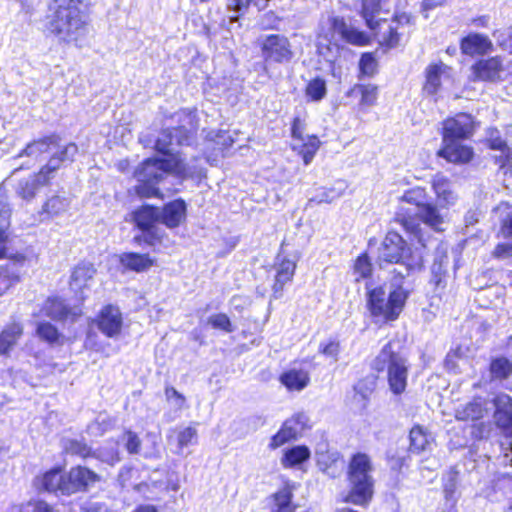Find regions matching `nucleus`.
Masks as SVG:
<instances>
[{"instance_id": "obj_1", "label": "nucleus", "mask_w": 512, "mask_h": 512, "mask_svg": "<svg viewBox=\"0 0 512 512\" xmlns=\"http://www.w3.org/2000/svg\"><path fill=\"white\" fill-rule=\"evenodd\" d=\"M81 0H53L47 29L64 42H77L87 33L86 15Z\"/></svg>"}, {"instance_id": "obj_2", "label": "nucleus", "mask_w": 512, "mask_h": 512, "mask_svg": "<svg viewBox=\"0 0 512 512\" xmlns=\"http://www.w3.org/2000/svg\"><path fill=\"white\" fill-rule=\"evenodd\" d=\"M178 126L163 129L155 142V149L164 157H181L177 147L189 146L198 129V119L194 110L183 109L173 115Z\"/></svg>"}, {"instance_id": "obj_3", "label": "nucleus", "mask_w": 512, "mask_h": 512, "mask_svg": "<svg viewBox=\"0 0 512 512\" xmlns=\"http://www.w3.org/2000/svg\"><path fill=\"white\" fill-rule=\"evenodd\" d=\"M378 371L387 370V380L390 391L395 395L402 394L407 387L408 359L398 341L385 344L372 363Z\"/></svg>"}, {"instance_id": "obj_4", "label": "nucleus", "mask_w": 512, "mask_h": 512, "mask_svg": "<svg viewBox=\"0 0 512 512\" xmlns=\"http://www.w3.org/2000/svg\"><path fill=\"white\" fill-rule=\"evenodd\" d=\"M408 293L405 289H394L386 293L381 286L367 291V306L373 317L395 320L405 304Z\"/></svg>"}, {"instance_id": "obj_5", "label": "nucleus", "mask_w": 512, "mask_h": 512, "mask_svg": "<svg viewBox=\"0 0 512 512\" xmlns=\"http://www.w3.org/2000/svg\"><path fill=\"white\" fill-rule=\"evenodd\" d=\"M415 214L419 218L413 217L410 214L409 209L401 206L399 211L396 213L395 220L396 222H399L408 233L414 235L418 239V242L425 247L426 244L420 227V220L431 229L435 231H442L443 229L441 228V225L443 224V217L439 213L437 207L428 202L422 206L418 212H415Z\"/></svg>"}, {"instance_id": "obj_6", "label": "nucleus", "mask_w": 512, "mask_h": 512, "mask_svg": "<svg viewBox=\"0 0 512 512\" xmlns=\"http://www.w3.org/2000/svg\"><path fill=\"white\" fill-rule=\"evenodd\" d=\"M169 172L188 174L189 168L182 157L148 158L134 173L137 181L160 182Z\"/></svg>"}, {"instance_id": "obj_7", "label": "nucleus", "mask_w": 512, "mask_h": 512, "mask_svg": "<svg viewBox=\"0 0 512 512\" xmlns=\"http://www.w3.org/2000/svg\"><path fill=\"white\" fill-rule=\"evenodd\" d=\"M135 225L142 231V234L134 237V241H142L150 246L161 244L164 238V231L158 226L159 208L151 205H143L132 213Z\"/></svg>"}, {"instance_id": "obj_8", "label": "nucleus", "mask_w": 512, "mask_h": 512, "mask_svg": "<svg viewBox=\"0 0 512 512\" xmlns=\"http://www.w3.org/2000/svg\"><path fill=\"white\" fill-rule=\"evenodd\" d=\"M261 54L266 64L289 63L294 53L289 39L283 34H269L260 39Z\"/></svg>"}, {"instance_id": "obj_9", "label": "nucleus", "mask_w": 512, "mask_h": 512, "mask_svg": "<svg viewBox=\"0 0 512 512\" xmlns=\"http://www.w3.org/2000/svg\"><path fill=\"white\" fill-rule=\"evenodd\" d=\"M327 24L329 25V30L325 31L324 27L321 26L319 36L329 41L333 38L334 33H337L344 41L352 45L364 46L369 42V37L365 32L349 26L343 17L329 16Z\"/></svg>"}, {"instance_id": "obj_10", "label": "nucleus", "mask_w": 512, "mask_h": 512, "mask_svg": "<svg viewBox=\"0 0 512 512\" xmlns=\"http://www.w3.org/2000/svg\"><path fill=\"white\" fill-rule=\"evenodd\" d=\"M349 491L344 501L354 505H367L374 493V479L372 474L347 475Z\"/></svg>"}, {"instance_id": "obj_11", "label": "nucleus", "mask_w": 512, "mask_h": 512, "mask_svg": "<svg viewBox=\"0 0 512 512\" xmlns=\"http://www.w3.org/2000/svg\"><path fill=\"white\" fill-rule=\"evenodd\" d=\"M304 131V121L299 117H295L291 128L293 138L292 149L302 156L305 165H309L319 149L320 141L314 135L304 137Z\"/></svg>"}, {"instance_id": "obj_12", "label": "nucleus", "mask_w": 512, "mask_h": 512, "mask_svg": "<svg viewBox=\"0 0 512 512\" xmlns=\"http://www.w3.org/2000/svg\"><path fill=\"white\" fill-rule=\"evenodd\" d=\"M64 479L62 495H72L87 491L90 486L100 480V476L86 467L76 466L64 474Z\"/></svg>"}, {"instance_id": "obj_13", "label": "nucleus", "mask_w": 512, "mask_h": 512, "mask_svg": "<svg viewBox=\"0 0 512 512\" xmlns=\"http://www.w3.org/2000/svg\"><path fill=\"white\" fill-rule=\"evenodd\" d=\"M409 252L413 251L408 248L403 237L395 231H389L379 248L378 260L380 265H382V263H398L401 259L405 258Z\"/></svg>"}, {"instance_id": "obj_14", "label": "nucleus", "mask_w": 512, "mask_h": 512, "mask_svg": "<svg viewBox=\"0 0 512 512\" xmlns=\"http://www.w3.org/2000/svg\"><path fill=\"white\" fill-rule=\"evenodd\" d=\"M474 80L501 82L506 80V68L501 56L481 59L471 67Z\"/></svg>"}, {"instance_id": "obj_15", "label": "nucleus", "mask_w": 512, "mask_h": 512, "mask_svg": "<svg viewBox=\"0 0 512 512\" xmlns=\"http://www.w3.org/2000/svg\"><path fill=\"white\" fill-rule=\"evenodd\" d=\"M475 131V122L471 115L457 114L443 122L442 138L452 141H464L471 138Z\"/></svg>"}, {"instance_id": "obj_16", "label": "nucleus", "mask_w": 512, "mask_h": 512, "mask_svg": "<svg viewBox=\"0 0 512 512\" xmlns=\"http://www.w3.org/2000/svg\"><path fill=\"white\" fill-rule=\"evenodd\" d=\"M398 267L394 268L391 278V286L394 289H403L402 284L408 276L411 274L421 271L423 268V256L420 252L414 251L409 252L405 258L401 259L398 263H396Z\"/></svg>"}, {"instance_id": "obj_17", "label": "nucleus", "mask_w": 512, "mask_h": 512, "mask_svg": "<svg viewBox=\"0 0 512 512\" xmlns=\"http://www.w3.org/2000/svg\"><path fill=\"white\" fill-rule=\"evenodd\" d=\"M437 156L447 162L463 165L469 163L473 156V148L463 144V141H452L442 138V147L438 150Z\"/></svg>"}, {"instance_id": "obj_18", "label": "nucleus", "mask_w": 512, "mask_h": 512, "mask_svg": "<svg viewBox=\"0 0 512 512\" xmlns=\"http://www.w3.org/2000/svg\"><path fill=\"white\" fill-rule=\"evenodd\" d=\"M97 328L107 337L116 338L120 335L123 318L120 309L114 305L103 307L96 320Z\"/></svg>"}, {"instance_id": "obj_19", "label": "nucleus", "mask_w": 512, "mask_h": 512, "mask_svg": "<svg viewBox=\"0 0 512 512\" xmlns=\"http://www.w3.org/2000/svg\"><path fill=\"white\" fill-rule=\"evenodd\" d=\"M28 262L25 255L17 253L9 257V263L0 266V297L20 280L21 271Z\"/></svg>"}, {"instance_id": "obj_20", "label": "nucleus", "mask_w": 512, "mask_h": 512, "mask_svg": "<svg viewBox=\"0 0 512 512\" xmlns=\"http://www.w3.org/2000/svg\"><path fill=\"white\" fill-rule=\"evenodd\" d=\"M51 153L52 156L48 163L39 172V175H43L42 179L45 178L46 183H48L53 173L57 171L61 165L74 160V157L78 153V146L75 143H69L65 146L59 144V148H55Z\"/></svg>"}, {"instance_id": "obj_21", "label": "nucleus", "mask_w": 512, "mask_h": 512, "mask_svg": "<svg viewBox=\"0 0 512 512\" xmlns=\"http://www.w3.org/2000/svg\"><path fill=\"white\" fill-rule=\"evenodd\" d=\"M494 420L505 436H512V398L507 394L497 395L493 400Z\"/></svg>"}, {"instance_id": "obj_22", "label": "nucleus", "mask_w": 512, "mask_h": 512, "mask_svg": "<svg viewBox=\"0 0 512 512\" xmlns=\"http://www.w3.org/2000/svg\"><path fill=\"white\" fill-rule=\"evenodd\" d=\"M275 282L273 284V296L280 298L285 284L292 281L295 274L296 263L285 257L278 255L275 262Z\"/></svg>"}, {"instance_id": "obj_23", "label": "nucleus", "mask_w": 512, "mask_h": 512, "mask_svg": "<svg viewBox=\"0 0 512 512\" xmlns=\"http://www.w3.org/2000/svg\"><path fill=\"white\" fill-rule=\"evenodd\" d=\"M389 10V0H361L360 14L371 31H375L381 22L386 23V19L377 20L376 16Z\"/></svg>"}, {"instance_id": "obj_24", "label": "nucleus", "mask_w": 512, "mask_h": 512, "mask_svg": "<svg viewBox=\"0 0 512 512\" xmlns=\"http://www.w3.org/2000/svg\"><path fill=\"white\" fill-rule=\"evenodd\" d=\"M460 48L465 55L481 56L492 51L493 44L491 40L483 34L470 33L461 40Z\"/></svg>"}, {"instance_id": "obj_25", "label": "nucleus", "mask_w": 512, "mask_h": 512, "mask_svg": "<svg viewBox=\"0 0 512 512\" xmlns=\"http://www.w3.org/2000/svg\"><path fill=\"white\" fill-rule=\"evenodd\" d=\"M185 216L186 204L182 199L171 201L164 205L163 208H159V222L168 228L178 227L185 219Z\"/></svg>"}, {"instance_id": "obj_26", "label": "nucleus", "mask_w": 512, "mask_h": 512, "mask_svg": "<svg viewBox=\"0 0 512 512\" xmlns=\"http://www.w3.org/2000/svg\"><path fill=\"white\" fill-rule=\"evenodd\" d=\"M317 465L319 469L331 478L339 477L345 469V460L336 451L317 453Z\"/></svg>"}, {"instance_id": "obj_27", "label": "nucleus", "mask_w": 512, "mask_h": 512, "mask_svg": "<svg viewBox=\"0 0 512 512\" xmlns=\"http://www.w3.org/2000/svg\"><path fill=\"white\" fill-rule=\"evenodd\" d=\"M448 265L449 257L447 253L438 250L431 267V283L434 284L436 291H441L446 287Z\"/></svg>"}, {"instance_id": "obj_28", "label": "nucleus", "mask_w": 512, "mask_h": 512, "mask_svg": "<svg viewBox=\"0 0 512 512\" xmlns=\"http://www.w3.org/2000/svg\"><path fill=\"white\" fill-rule=\"evenodd\" d=\"M488 402L481 398H474L472 401L460 406L455 411V417L460 421H475L482 418L488 412Z\"/></svg>"}, {"instance_id": "obj_29", "label": "nucleus", "mask_w": 512, "mask_h": 512, "mask_svg": "<svg viewBox=\"0 0 512 512\" xmlns=\"http://www.w3.org/2000/svg\"><path fill=\"white\" fill-rule=\"evenodd\" d=\"M55 148H59V137L50 135L27 144L18 157L26 156L37 159L40 155L50 153Z\"/></svg>"}, {"instance_id": "obj_30", "label": "nucleus", "mask_w": 512, "mask_h": 512, "mask_svg": "<svg viewBox=\"0 0 512 512\" xmlns=\"http://www.w3.org/2000/svg\"><path fill=\"white\" fill-rule=\"evenodd\" d=\"M409 440V451L419 454L430 449L433 437L422 426L416 425L410 430Z\"/></svg>"}, {"instance_id": "obj_31", "label": "nucleus", "mask_w": 512, "mask_h": 512, "mask_svg": "<svg viewBox=\"0 0 512 512\" xmlns=\"http://www.w3.org/2000/svg\"><path fill=\"white\" fill-rule=\"evenodd\" d=\"M23 334V326L18 322L7 325L0 334V354L7 355Z\"/></svg>"}, {"instance_id": "obj_32", "label": "nucleus", "mask_w": 512, "mask_h": 512, "mask_svg": "<svg viewBox=\"0 0 512 512\" xmlns=\"http://www.w3.org/2000/svg\"><path fill=\"white\" fill-rule=\"evenodd\" d=\"M434 192L441 206L454 205L457 201V195L451 188V184L443 176H437L432 182Z\"/></svg>"}, {"instance_id": "obj_33", "label": "nucleus", "mask_w": 512, "mask_h": 512, "mask_svg": "<svg viewBox=\"0 0 512 512\" xmlns=\"http://www.w3.org/2000/svg\"><path fill=\"white\" fill-rule=\"evenodd\" d=\"M447 66L443 63L431 64L426 68V81L423 91L430 96L438 93L441 87V76L445 72Z\"/></svg>"}, {"instance_id": "obj_34", "label": "nucleus", "mask_w": 512, "mask_h": 512, "mask_svg": "<svg viewBox=\"0 0 512 512\" xmlns=\"http://www.w3.org/2000/svg\"><path fill=\"white\" fill-rule=\"evenodd\" d=\"M310 381L308 372L304 370L290 369L280 376V382L288 390H303Z\"/></svg>"}, {"instance_id": "obj_35", "label": "nucleus", "mask_w": 512, "mask_h": 512, "mask_svg": "<svg viewBox=\"0 0 512 512\" xmlns=\"http://www.w3.org/2000/svg\"><path fill=\"white\" fill-rule=\"evenodd\" d=\"M398 26L394 25L392 22L383 23L381 22L380 26L374 31L376 32L380 39V45L386 48H395L400 43V33L398 32Z\"/></svg>"}, {"instance_id": "obj_36", "label": "nucleus", "mask_w": 512, "mask_h": 512, "mask_svg": "<svg viewBox=\"0 0 512 512\" xmlns=\"http://www.w3.org/2000/svg\"><path fill=\"white\" fill-rule=\"evenodd\" d=\"M96 270L91 263H80L77 265L71 275L70 286L73 290H81L91 280Z\"/></svg>"}, {"instance_id": "obj_37", "label": "nucleus", "mask_w": 512, "mask_h": 512, "mask_svg": "<svg viewBox=\"0 0 512 512\" xmlns=\"http://www.w3.org/2000/svg\"><path fill=\"white\" fill-rule=\"evenodd\" d=\"M273 506L271 512H295L296 505L293 504V492L291 487L285 486L273 494Z\"/></svg>"}, {"instance_id": "obj_38", "label": "nucleus", "mask_w": 512, "mask_h": 512, "mask_svg": "<svg viewBox=\"0 0 512 512\" xmlns=\"http://www.w3.org/2000/svg\"><path fill=\"white\" fill-rule=\"evenodd\" d=\"M487 141L491 149L499 151V154L495 155L494 158L500 167H504L505 161L510 159L511 149L500 137L498 130H491Z\"/></svg>"}, {"instance_id": "obj_39", "label": "nucleus", "mask_w": 512, "mask_h": 512, "mask_svg": "<svg viewBox=\"0 0 512 512\" xmlns=\"http://www.w3.org/2000/svg\"><path fill=\"white\" fill-rule=\"evenodd\" d=\"M120 262L123 266L130 270L137 272L144 271L152 266L153 261L146 254L138 253H124L120 257Z\"/></svg>"}, {"instance_id": "obj_40", "label": "nucleus", "mask_w": 512, "mask_h": 512, "mask_svg": "<svg viewBox=\"0 0 512 512\" xmlns=\"http://www.w3.org/2000/svg\"><path fill=\"white\" fill-rule=\"evenodd\" d=\"M310 458V450L304 445L294 446L287 449L284 453L281 463L284 467H294L300 465Z\"/></svg>"}, {"instance_id": "obj_41", "label": "nucleus", "mask_w": 512, "mask_h": 512, "mask_svg": "<svg viewBox=\"0 0 512 512\" xmlns=\"http://www.w3.org/2000/svg\"><path fill=\"white\" fill-rule=\"evenodd\" d=\"M41 311L45 316L53 320H62L66 318L69 313L68 307L60 298L47 299Z\"/></svg>"}, {"instance_id": "obj_42", "label": "nucleus", "mask_w": 512, "mask_h": 512, "mask_svg": "<svg viewBox=\"0 0 512 512\" xmlns=\"http://www.w3.org/2000/svg\"><path fill=\"white\" fill-rule=\"evenodd\" d=\"M373 466L370 457L365 453L354 454L349 462L347 475L372 474Z\"/></svg>"}, {"instance_id": "obj_43", "label": "nucleus", "mask_w": 512, "mask_h": 512, "mask_svg": "<svg viewBox=\"0 0 512 512\" xmlns=\"http://www.w3.org/2000/svg\"><path fill=\"white\" fill-rule=\"evenodd\" d=\"M42 177L43 175L38 174L20 181L18 185V194L23 199H32L35 196L38 187L47 184L45 178L42 179Z\"/></svg>"}, {"instance_id": "obj_44", "label": "nucleus", "mask_w": 512, "mask_h": 512, "mask_svg": "<svg viewBox=\"0 0 512 512\" xmlns=\"http://www.w3.org/2000/svg\"><path fill=\"white\" fill-rule=\"evenodd\" d=\"M64 474L60 469H52L43 475L42 485L46 491L60 493L62 495V486L64 485Z\"/></svg>"}, {"instance_id": "obj_45", "label": "nucleus", "mask_w": 512, "mask_h": 512, "mask_svg": "<svg viewBox=\"0 0 512 512\" xmlns=\"http://www.w3.org/2000/svg\"><path fill=\"white\" fill-rule=\"evenodd\" d=\"M291 430H285L286 429V421L283 423L281 429L271 438V442L269 446L272 449H276L282 445H284L286 442L297 438L298 435H300V430H298V426L296 424L290 425Z\"/></svg>"}, {"instance_id": "obj_46", "label": "nucleus", "mask_w": 512, "mask_h": 512, "mask_svg": "<svg viewBox=\"0 0 512 512\" xmlns=\"http://www.w3.org/2000/svg\"><path fill=\"white\" fill-rule=\"evenodd\" d=\"M350 93L351 94H354V93L361 94L360 104L362 106H373L377 100L378 88H377V86H375L373 84H367V85L358 84L352 88Z\"/></svg>"}, {"instance_id": "obj_47", "label": "nucleus", "mask_w": 512, "mask_h": 512, "mask_svg": "<svg viewBox=\"0 0 512 512\" xmlns=\"http://www.w3.org/2000/svg\"><path fill=\"white\" fill-rule=\"evenodd\" d=\"M36 334L41 340L49 343L50 345L58 343L61 337L58 329L46 321L37 323Z\"/></svg>"}, {"instance_id": "obj_48", "label": "nucleus", "mask_w": 512, "mask_h": 512, "mask_svg": "<svg viewBox=\"0 0 512 512\" xmlns=\"http://www.w3.org/2000/svg\"><path fill=\"white\" fill-rule=\"evenodd\" d=\"M270 0H228V8L233 11L244 14L248 10L250 5L256 7L257 11L264 10Z\"/></svg>"}, {"instance_id": "obj_49", "label": "nucleus", "mask_w": 512, "mask_h": 512, "mask_svg": "<svg viewBox=\"0 0 512 512\" xmlns=\"http://www.w3.org/2000/svg\"><path fill=\"white\" fill-rule=\"evenodd\" d=\"M401 200L416 207V212L427 203V194L424 188L415 187L404 193Z\"/></svg>"}, {"instance_id": "obj_50", "label": "nucleus", "mask_w": 512, "mask_h": 512, "mask_svg": "<svg viewBox=\"0 0 512 512\" xmlns=\"http://www.w3.org/2000/svg\"><path fill=\"white\" fill-rule=\"evenodd\" d=\"M327 93L326 82L324 79L320 77H316L309 81L306 87V95L312 101H320L322 100Z\"/></svg>"}, {"instance_id": "obj_51", "label": "nucleus", "mask_w": 512, "mask_h": 512, "mask_svg": "<svg viewBox=\"0 0 512 512\" xmlns=\"http://www.w3.org/2000/svg\"><path fill=\"white\" fill-rule=\"evenodd\" d=\"M490 371L494 378L505 379L512 372V363L505 357H498L492 360Z\"/></svg>"}, {"instance_id": "obj_52", "label": "nucleus", "mask_w": 512, "mask_h": 512, "mask_svg": "<svg viewBox=\"0 0 512 512\" xmlns=\"http://www.w3.org/2000/svg\"><path fill=\"white\" fill-rule=\"evenodd\" d=\"M11 208L5 190L0 187V232L7 233L10 227Z\"/></svg>"}, {"instance_id": "obj_53", "label": "nucleus", "mask_w": 512, "mask_h": 512, "mask_svg": "<svg viewBox=\"0 0 512 512\" xmlns=\"http://www.w3.org/2000/svg\"><path fill=\"white\" fill-rule=\"evenodd\" d=\"M68 207V201L66 198L60 196H53L48 199L43 205V212L50 216H56Z\"/></svg>"}, {"instance_id": "obj_54", "label": "nucleus", "mask_w": 512, "mask_h": 512, "mask_svg": "<svg viewBox=\"0 0 512 512\" xmlns=\"http://www.w3.org/2000/svg\"><path fill=\"white\" fill-rule=\"evenodd\" d=\"M198 433L194 426H188L179 430L177 435L179 452L190 445L197 443Z\"/></svg>"}, {"instance_id": "obj_55", "label": "nucleus", "mask_w": 512, "mask_h": 512, "mask_svg": "<svg viewBox=\"0 0 512 512\" xmlns=\"http://www.w3.org/2000/svg\"><path fill=\"white\" fill-rule=\"evenodd\" d=\"M65 450L71 455H77L82 458L93 457L94 450L85 442L78 440H69L65 445Z\"/></svg>"}, {"instance_id": "obj_56", "label": "nucleus", "mask_w": 512, "mask_h": 512, "mask_svg": "<svg viewBox=\"0 0 512 512\" xmlns=\"http://www.w3.org/2000/svg\"><path fill=\"white\" fill-rule=\"evenodd\" d=\"M458 476L459 471L456 469V467H451L445 474L443 489L446 499L453 498L458 486Z\"/></svg>"}, {"instance_id": "obj_57", "label": "nucleus", "mask_w": 512, "mask_h": 512, "mask_svg": "<svg viewBox=\"0 0 512 512\" xmlns=\"http://www.w3.org/2000/svg\"><path fill=\"white\" fill-rule=\"evenodd\" d=\"M93 457L110 465L120 461L119 452L115 447H102L94 450Z\"/></svg>"}, {"instance_id": "obj_58", "label": "nucleus", "mask_w": 512, "mask_h": 512, "mask_svg": "<svg viewBox=\"0 0 512 512\" xmlns=\"http://www.w3.org/2000/svg\"><path fill=\"white\" fill-rule=\"evenodd\" d=\"M208 324H210L215 329H219L227 333L234 331V326L232 325L229 317L224 313L211 315L208 318Z\"/></svg>"}, {"instance_id": "obj_59", "label": "nucleus", "mask_w": 512, "mask_h": 512, "mask_svg": "<svg viewBox=\"0 0 512 512\" xmlns=\"http://www.w3.org/2000/svg\"><path fill=\"white\" fill-rule=\"evenodd\" d=\"M377 60L373 53H363L359 61L360 72L367 76H373L377 71Z\"/></svg>"}, {"instance_id": "obj_60", "label": "nucleus", "mask_w": 512, "mask_h": 512, "mask_svg": "<svg viewBox=\"0 0 512 512\" xmlns=\"http://www.w3.org/2000/svg\"><path fill=\"white\" fill-rule=\"evenodd\" d=\"M139 184L135 187L136 193L141 198H150L159 195L157 187L159 182L154 181H138Z\"/></svg>"}, {"instance_id": "obj_61", "label": "nucleus", "mask_w": 512, "mask_h": 512, "mask_svg": "<svg viewBox=\"0 0 512 512\" xmlns=\"http://www.w3.org/2000/svg\"><path fill=\"white\" fill-rule=\"evenodd\" d=\"M354 273L360 278H367L372 273V264L367 254L360 255L354 263Z\"/></svg>"}, {"instance_id": "obj_62", "label": "nucleus", "mask_w": 512, "mask_h": 512, "mask_svg": "<svg viewBox=\"0 0 512 512\" xmlns=\"http://www.w3.org/2000/svg\"><path fill=\"white\" fill-rule=\"evenodd\" d=\"M463 355L464 353L460 347L448 352L444 361L445 368L450 372L458 373L459 361L462 360Z\"/></svg>"}, {"instance_id": "obj_63", "label": "nucleus", "mask_w": 512, "mask_h": 512, "mask_svg": "<svg viewBox=\"0 0 512 512\" xmlns=\"http://www.w3.org/2000/svg\"><path fill=\"white\" fill-rule=\"evenodd\" d=\"M319 353L331 358L333 362H337L338 355L340 353V343L336 340H331L327 343H320Z\"/></svg>"}, {"instance_id": "obj_64", "label": "nucleus", "mask_w": 512, "mask_h": 512, "mask_svg": "<svg viewBox=\"0 0 512 512\" xmlns=\"http://www.w3.org/2000/svg\"><path fill=\"white\" fill-rule=\"evenodd\" d=\"M340 195L341 193L337 192L334 188L322 189L315 196L310 198L309 202H315L317 204L331 203L335 199L339 198Z\"/></svg>"}]
</instances>
